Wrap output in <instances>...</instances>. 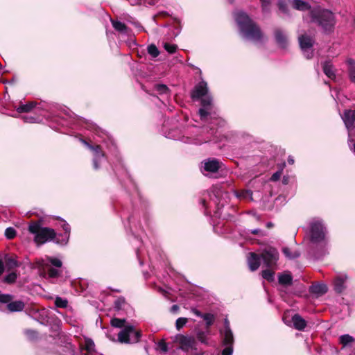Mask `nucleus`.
<instances>
[{"mask_svg": "<svg viewBox=\"0 0 355 355\" xmlns=\"http://www.w3.org/2000/svg\"><path fill=\"white\" fill-rule=\"evenodd\" d=\"M234 19L243 37L253 42L262 40L264 35L260 26L249 15L243 11H239L234 14Z\"/></svg>", "mask_w": 355, "mask_h": 355, "instance_id": "obj_1", "label": "nucleus"}, {"mask_svg": "<svg viewBox=\"0 0 355 355\" xmlns=\"http://www.w3.org/2000/svg\"><path fill=\"white\" fill-rule=\"evenodd\" d=\"M307 17L309 23L315 24L324 33H331L334 31L336 20L334 13L331 10L316 6L310 10Z\"/></svg>", "mask_w": 355, "mask_h": 355, "instance_id": "obj_2", "label": "nucleus"}, {"mask_svg": "<svg viewBox=\"0 0 355 355\" xmlns=\"http://www.w3.org/2000/svg\"><path fill=\"white\" fill-rule=\"evenodd\" d=\"M28 230L31 234H34L33 241L37 246L51 241L56 243L58 238L55 230L42 227L40 220H31L28 224Z\"/></svg>", "mask_w": 355, "mask_h": 355, "instance_id": "obj_3", "label": "nucleus"}, {"mask_svg": "<svg viewBox=\"0 0 355 355\" xmlns=\"http://www.w3.org/2000/svg\"><path fill=\"white\" fill-rule=\"evenodd\" d=\"M324 227L320 221H313L310 224V240L313 244H320L324 248Z\"/></svg>", "mask_w": 355, "mask_h": 355, "instance_id": "obj_4", "label": "nucleus"}, {"mask_svg": "<svg viewBox=\"0 0 355 355\" xmlns=\"http://www.w3.org/2000/svg\"><path fill=\"white\" fill-rule=\"evenodd\" d=\"M260 255L266 267L271 269L277 268L279 254L275 248L267 247L261 251Z\"/></svg>", "mask_w": 355, "mask_h": 355, "instance_id": "obj_5", "label": "nucleus"}, {"mask_svg": "<svg viewBox=\"0 0 355 355\" xmlns=\"http://www.w3.org/2000/svg\"><path fill=\"white\" fill-rule=\"evenodd\" d=\"M14 296L10 294L0 295V303L7 304L6 308L10 312L22 311L25 308V303L22 300L12 301Z\"/></svg>", "mask_w": 355, "mask_h": 355, "instance_id": "obj_6", "label": "nucleus"}, {"mask_svg": "<svg viewBox=\"0 0 355 355\" xmlns=\"http://www.w3.org/2000/svg\"><path fill=\"white\" fill-rule=\"evenodd\" d=\"M175 342L180 345V349L182 351L188 352L189 349H196V340L192 336H185L183 334H177L175 337Z\"/></svg>", "mask_w": 355, "mask_h": 355, "instance_id": "obj_7", "label": "nucleus"}, {"mask_svg": "<svg viewBox=\"0 0 355 355\" xmlns=\"http://www.w3.org/2000/svg\"><path fill=\"white\" fill-rule=\"evenodd\" d=\"M199 100H200L202 107L199 109L198 114L202 121H206L208 116L210 115L209 111L212 109V98L209 95H206Z\"/></svg>", "mask_w": 355, "mask_h": 355, "instance_id": "obj_8", "label": "nucleus"}, {"mask_svg": "<svg viewBox=\"0 0 355 355\" xmlns=\"http://www.w3.org/2000/svg\"><path fill=\"white\" fill-rule=\"evenodd\" d=\"M207 83L205 80H202L198 83L191 92V98L193 101H197L207 95Z\"/></svg>", "mask_w": 355, "mask_h": 355, "instance_id": "obj_9", "label": "nucleus"}, {"mask_svg": "<svg viewBox=\"0 0 355 355\" xmlns=\"http://www.w3.org/2000/svg\"><path fill=\"white\" fill-rule=\"evenodd\" d=\"M134 331V327L132 325L125 326L118 334V341L121 343H130V336Z\"/></svg>", "mask_w": 355, "mask_h": 355, "instance_id": "obj_10", "label": "nucleus"}, {"mask_svg": "<svg viewBox=\"0 0 355 355\" xmlns=\"http://www.w3.org/2000/svg\"><path fill=\"white\" fill-rule=\"evenodd\" d=\"M275 39L278 46L282 49L287 47L288 41L287 35L280 28H275L274 31Z\"/></svg>", "mask_w": 355, "mask_h": 355, "instance_id": "obj_11", "label": "nucleus"}, {"mask_svg": "<svg viewBox=\"0 0 355 355\" xmlns=\"http://www.w3.org/2000/svg\"><path fill=\"white\" fill-rule=\"evenodd\" d=\"M261 255L255 252H250L248 257V263L251 271L257 270L261 264Z\"/></svg>", "mask_w": 355, "mask_h": 355, "instance_id": "obj_12", "label": "nucleus"}, {"mask_svg": "<svg viewBox=\"0 0 355 355\" xmlns=\"http://www.w3.org/2000/svg\"><path fill=\"white\" fill-rule=\"evenodd\" d=\"M342 119L345 123L346 128L351 130L354 126L355 112L352 110H347L344 112Z\"/></svg>", "mask_w": 355, "mask_h": 355, "instance_id": "obj_13", "label": "nucleus"}, {"mask_svg": "<svg viewBox=\"0 0 355 355\" xmlns=\"http://www.w3.org/2000/svg\"><path fill=\"white\" fill-rule=\"evenodd\" d=\"M221 168V162L216 159H208L205 162L204 169L207 172L216 173Z\"/></svg>", "mask_w": 355, "mask_h": 355, "instance_id": "obj_14", "label": "nucleus"}, {"mask_svg": "<svg viewBox=\"0 0 355 355\" xmlns=\"http://www.w3.org/2000/svg\"><path fill=\"white\" fill-rule=\"evenodd\" d=\"M278 283L284 286L288 287L293 284V276L290 272L286 271L278 274Z\"/></svg>", "mask_w": 355, "mask_h": 355, "instance_id": "obj_15", "label": "nucleus"}, {"mask_svg": "<svg viewBox=\"0 0 355 355\" xmlns=\"http://www.w3.org/2000/svg\"><path fill=\"white\" fill-rule=\"evenodd\" d=\"M62 228L64 231V234H58V239L56 243L59 245H66L69 241L70 235V226L68 223H64L62 225Z\"/></svg>", "mask_w": 355, "mask_h": 355, "instance_id": "obj_16", "label": "nucleus"}, {"mask_svg": "<svg viewBox=\"0 0 355 355\" xmlns=\"http://www.w3.org/2000/svg\"><path fill=\"white\" fill-rule=\"evenodd\" d=\"M292 322L294 328L297 330L303 331L306 327V321L297 313L292 317Z\"/></svg>", "mask_w": 355, "mask_h": 355, "instance_id": "obj_17", "label": "nucleus"}, {"mask_svg": "<svg viewBox=\"0 0 355 355\" xmlns=\"http://www.w3.org/2000/svg\"><path fill=\"white\" fill-rule=\"evenodd\" d=\"M223 345H233L234 339L232 330L220 331Z\"/></svg>", "mask_w": 355, "mask_h": 355, "instance_id": "obj_18", "label": "nucleus"}, {"mask_svg": "<svg viewBox=\"0 0 355 355\" xmlns=\"http://www.w3.org/2000/svg\"><path fill=\"white\" fill-rule=\"evenodd\" d=\"M299 43L302 50L311 49L313 45L312 38L307 35H302L299 37Z\"/></svg>", "mask_w": 355, "mask_h": 355, "instance_id": "obj_19", "label": "nucleus"}, {"mask_svg": "<svg viewBox=\"0 0 355 355\" xmlns=\"http://www.w3.org/2000/svg\"><path fill=\"white\" fill-rule=\"evenodd\" d=\"M291 5L294 9L300 11L309 10V12L310 10L313 9L308 2L303 0H293L291 2Z\"/></svg>", "mask_w": 355, "mask_h": 355, "instance_id": "obj_20", "label": "nucleus"}, {"mask_svg": "<svg viewBox=\"0 0 355 355\" xmlns=\"http://www.w3.org/2000/svg\"><path fill=\"white\" fill-rule=\"evenodd\" d=\"M328 291L327 286L324 284H313L309 287V292L313 294L322 295Z\"/></svg>", "mask_w": 355, "mask_h": 355, "instance_id": "obj_21", "label": "nucleus"}, {"mask_svg": "<svg viewBox=\"0 0 355 355\" xmlns=\"http://www.w3.org/2000/svg\"><path fill=\"white\" fill-rule=\"evenodd\" d=\"M322 69L323 72L328 78L331 80H334L336 78L334 67L330 61H325L322 64Z\"/></svg>", "mask_w": 355, "mask_h": 355, "instance_id": "obj_22", "label": "nucleus"}, {"mask_svg": "<svg viewBox=\"0 0 355 355\" xmlns=\"http://www.w3.org/2000/svg\"><path fill=\"white\" fill-rule=\"evenodd\" d=\"M37 103L34 101L28 102L26 104H20L16 109L18 113H28L30 112L35 106Z\"/></svg>", "mask_w": 355, "mask_h": 355, "instance_id": "obj_23", "label": "nucleus"}, {"mask_svg": "<svg viewBox=\"0 0 355 355\" xmlns=\"http://www.w3.org/2000/svg\"><path fill=\"white\" fill-rule=\"evenodd\" d=\"M345 279L343 277H337L334 279V290L338 293H341L345 288Z\"/></svg>", "mask_w": 355, "mask_h": 355, "instance_id": "obj_24", "label": "nucleus"}, {"mask_svg": "<svg viewBox=\"0 0 355 355\" xmlns=\"http://www.w3.org/2000/svg\"><path fill=\"white\" fill-rule=\"evenodd\" d=\"M291 4L290 0H278L277 8L282 12L288 15L289 14V5Z\"/></svg>", "mask_w": 355, "mask_h": 355, "instance_id": "obj_25", "label": "nucleus"}, {"mask_svg": "<svg viewBox=\"0 0 355 355\" xmlns=\"http://www.w3.org/2000/svg\"><path fill=\"white\" fill-rule=\"evenodd\" d=\"M347 64L349 78L351 82L355 83V61L353 59H348Z\"/></svg>", "mask_w": 355, "mask_h": 355, "instance_id": "obj_26", "label": "nucleus"}, {"mask_svg": "<svg viewBox=\"0 0 355 355\" xmlns=\"http://www.w3.org/2000/svg\"><path fill=\"white\" fill-rule=\"evenodd\" d=\"M111 23L113 26V28L120 33H127L128 31V26L123 22L120 21L113 20L111 19Z\"/></svg>", "mask_w": 355, "mask_h": 355, "instance_id": "obj_27", "label": "nucleus"}, {"mask_svg": "<svg viewBox=\"0 0 355 355\" xmlns=\"http://www.w3.org/2000/svg\"><path fill=\"white\" fill-rule=\"evenodd\" d=\"M275 270L267 268L261 272L262 277L269 282H272L275 280Z\"/></svg>", "mask_w": 355, "mask_h": 355, "instance_id": "obj_28", "label": "nucleus"}, {"mask_svg": "<svg viewBox=\"0 0 355 355\" xmlns=\"http://www.w3.org/2000/svg\"><path fill=\"white\" fill-rule=\"evenodd\" d=\"M202 318L206 322V329L207 333H209L210 327L214 322L215 317L213 314L207 313H204Z\"/></svg>", "mask_w": 355, "mask_h": 355, "instance_id": "obj_29", "label": "nucleus"}, {"mask_svg": "<svg viewBox=\"0 0 355 355\" xmlns=\"http://www.w3.org/2000/svg\"><path fill=\"white\" fill-rule=\"evenodd\" d=\"M126 323V320L125 318H114L111 320L110 324L113 327L116 328H122L125 327L126 325H125Z\"/></svg>", "mask_w": 355, "mask_h": 355, "instance_id": "obj_30", "label": "nucleus"}, {"mask_svg": "<svg viewBox=\"0 0 355 355\" xmlns=\"http://www.w3.org/2000/svg\"><path fill=\"white\" fill-rule=\"evenodd\" d=\"M24 334L30 340H35L38 338L39 336L38 331L31 329H25Z\"/></svg>", "mask_w": 355, "mask_h": 355, "instance_id": "obj_31", "label": "nucleus"}, {"mask_svg": "<svg viewBox=\"0 0 355 355\" xmlns=\"http://www.w3.org/2000/svg\"><path fill=\"white\" fill-rule=\"evenodd\" d=\"M282 252L289 259H295L300 256V253L297 251L292 252L291 249L288 247H284L282 248Z\"/></svg>", "mask_w": 355, "mask_h": 355, "instance_id": "obj_32", "label": "nucleus"}, {"mask_svg": "<svg viewBox=\"0 0 355 355\" xmlns=\"http://www.w3.org/2000/svg\"><path fill=\"white\" fill-rule=\"evenodd\" d=\"M114 309L119 311L124 309V306L127 304L125 300L123 297H119L114 301Z\"/></svg>", "mask_w": 355, "mask_h": 355, "instance_id": "obj_33", "label": "nucleus"}, {"mask_svg": "<svg viewBox=\"0 0 355 355\" xmlns=\"http://www.w3.org/2000/svg\"><path fill=\"white\" fill-rule=\"evenodd\" d=\"M237 196L242 199L252 200V191L250 189H243L237 192Z\"/></svg>", "mask_w": 355, "mask_h": 355, "instance_id": "obj_34", "label": "nucleus"}, {"mask_svg": "<svg viewBox=\"0 0 355 355\" xmlns=\"http://www.w3.org/2000/svg\"><path fill=\"white\" fill-rule=\"evenodd\" d=\"M94 343L91 338L85 339L84 349L86 350L88 354H91L94 352Z\"/></svg>", "mask_w": 355, "mask_h": 355, "instance_id": "obj_35", "label": "nucleus"}, {"mask_svg": "<svg viewBox=\"0 0 355 355\" xmlns=\"http://www.w3.org/2000/svg\"><path fill=\"white\" fill-rule=\"evenodd\" d=\"M92 150L94 153V158H102L105 157V153L103 152L102 147L100 145H94Z\"/></svg>", "mask_w": 355, "mask_h": 355, "instance_id": "obj_36", "label": "nucleus"}, {"mask_svg": "<svg viewBox=\"0 0 355 355\" xmlns=\"http://www.w3.org/2000/svg\"><path fill=\"white\" fill-rule=\"evenodd\" d=\"M340 343L342 344L344 347L354 341V339L352 336L349 334H344L340 336L339 338Z\"/></svg>", "mask_w": 355, "mask_h": 355, "instance_id": "obj_37", "label": "nucleus"}, {"mask_svg": "<svg viewBox=\"0 0 355 355\" xmlns=\"http://www.w3.org/2000/svg\"><path fill=\"white\" fill-rule=\"evenodd\" d=\"M17 278V275L15 272H12L8 275H6L3 282L8 284H14Z\"/></svg>", "mask_w": 355, "mask_h": 355, "instance_id": "obj_38", "label": "nucleus"}, {"mask_svg": "<svg viewBox=\"0 0 355 355\" xmlns=\"http://www.w3.org/2000/svg\"><path fill=\"white\" fill-rule=\"evenodd\" d=\"M17 235V231L13 227H8L5 230V236L7 239L12 240L15 238Z\"/></svg>", "mask_w": 355, "mask_h": 355, "instance_id": "obj_39", "label": "nucleus"}, {"mask_svg": "<svg viewBox=\"0 0 355 355\" xmlns=\"http://www.w3.org/2000/svg\"><path fill=\"white\" fill-rule=\"evenodd\" d=\"M148 53L153 58H157L159 55V51L153 44L148 46Z\"/></svg>", "mask_w": 355, "mask_h": 355, "instance_id": "obj_40", "label": "nucleus"}, {"mask_svg": "<svg viewBox=\"0 0 355 355\" xmlns=\"http://www.w3.org/2000/svg\"><path fill=\"white\" fill-rule=\"evenodd\" d=\"M188 322L187 318H179L176 320L175 327L178 331H180Z\"/></svg>", "mask_w": 355, "mask_h": 355, "instance_id": "obj_41", "label": "nucleus"}, {"mask_svg": "<svg viewBox=\"0 0 355 355\" xmlns=\"http://www.w3.org/2000/svg\"><path fill=\"white\" fill-rule=\"evenodd\" d=\"M67 300L60 297H57L55 300V305L59 308H66L67 306Z\"/></svg>", "mask_w": 355, "mask_h": 355, "instance_id": "obj_42", "label": "nucleus"}, {"mask_svg": "<svg viewBox=\"0 0 355 355\" xmlns=\"http://www.w3.org/2000/svg\"><path fill=\"white\" fill-rule=\"evenodd\" d=\"M6 264L8 269H12L19 266L17 261L11 257L6 259Z\"/></svg>", "mask_w": 355, "mask_h": 355, "instance_id": "obj_43", "label": "nucleus"}, {"mask_svg": "<svg viewBox=\"0 0 355 355\" xmlns=\"http://www.w3.org/2000/svg\"><path fill=\"white\" fill-rule=\"evenodd\" d=\"M164 47V49L171 54L175 53L178 49V46L176 44H171L169 43H165Z\"/></svg>", "mask_w": 355, "mask_h": 355, "instance_id": "obj_44", "label": "nucleus"}, {"mask_svg": "<svg viewBox=\"0 0 355 355\" xmlns=\"http://www.w3.org/2000/svg\"><path fill=\"white\" fill-rule=\"evenodd\" d=\"M155 89L159 94H166L168 92V88L164 84L156 85Z\"/></svg>", "mask_w": 355, "mask_h": 355, "instance_id": "obj_45", "label": "nucleus"}, {"mask_svg": "<svg viewBox=\"0 0 355 355\" xmlns=\"http://www.w3.org/2000/svg\"><path fill=\"white\" fill-rule=\"evenodd\" d=\"M132 336V343H138L141 337V331H137L134 329V331L131 334Z\"/></svg>", "mask_w": 355, "mask_h": 355, "instance_id": "obj_46", "label": "nucleus"}, {"mask_svg": "<svg viewBox=\"0 0 355 355\" xmlns=\"http://www.w3.org/2000/svg\"><path fill=\"white\" fill-rule=\"evenodd\" d=\"M197 339L202 343L207 344L206 333L203 331H198L196 334Z\"/></svg>", "mask_w": 355, "mask_h": 355, "instance_id": "obj_47", "label": "nucleus"}, {"mask_svg": "<svg viewBox=\"0 0 355 355\" xmlns=\"http://www.w3.org/2000/svg\"><path fill=\"white\" fill-rule=\"evenodd\" d=\"M157 347L159 350L163 352H166L168 351V345L164 339L160 340L158 342Z\"/></svg>", "mask_w": 355, "mask_h": 355, "instance_id": "obj_48", "label": "nucleus"}, {"mask_svg": "<svg viewBox=\"0 0 355 355\" xmlns=\"http://www.w3.org/2000/svg\"><path fill=\"white\" fill-rule=\"evenodd\" d=\"M49 277L51 278H55L58 277L59 272L58 270L53 267H50L48 270Z\"/></svg>", "mask_w": 355, "mask_h": 355, "instance_id": "obj_49", "label": "nucleus"}, {"mask_svg": "<svg viewBox=\"0 0 355 355\" xmlns=\"http://www.w3.org/2000/svg\"><path fill=\"white\" fill-rule=\"evenodd\" d=\"M282 174V168L273 173L270 180L272 182H276L280 179Z\"/></svg>", "mask_w": 355, "mask_h": 355, "instance_id": "obj_50", "label": "nucleus"}, {"mask_svg": "<svg viewBox=\"0 0 355 355\" xmlns=\"http://www.w3.org/2000/svg\"><path fill=\"white\" fill-rule=\"evenodd\" d=\"M226 347L222 351V355H232L233 353V345H225Z\"/></svg>", "mask_w": 355, "mask_h": 355, "instance_id": "obj_51", "label": "nucleus"}, {"mask_svg": "<svg viewBox=\"0 0 355 355\" xmlns=\"http://www.w3.org/2000/svg\"><path fill=\"white\" fill-rule=\"evenodd\" d=\"M50 261L53 266L58 267V268L61 267L62 264V261L59 259H57V258H51Z\"/></svg>", "mask_w": 355, "mask_h": 355, "instance_id": "obj_52", "label": "nucleus"}, {"mask_svg": "<svg viewBox=\"0 0 355 355\" xmlns=\"http://www.w3.org/2000/svg\"><path fill=\"white\" fill-rule=\"evenodd\" d=\"M251 233L254 235H259L261 236H265L264 232L260 229H254L251 230Z\"/></svg>", "mask_w": 355, "mask_h": 355, "instance_id": "obj_53", "label": "nucleus"}, {"mask_svg": "<svg viewBox=\"0 0 355 355\" xmlns=\"http://www.w3.org/2000/svg\"><path fill=\"white\" fill-rule=\"evenodd\" d=\"M100 158H94L93 159V167L95 170H97L100 167Z\"/></svg>", "mask_w": 355, "mask_h": 355, "instance_id": "obj_54", "label": "nucleus"}, {"mask_svg": "<svg viewBox=\"0 0 355 355\" xmlns=\"http://www.w3.org/2000/svg\"><path fill=\"white\" fill-rule=\"evenodd\" d=\"M261 9L263 12H268L269 11V6L270 5V1H268V3L266 4H264L263 2H261Z\"/></svg>", "mask_w": 355, "mask_h": 355, "instance_id": "obj_55", "label": "nucleus"}, {"mask_svg": "<svg viewBox=\"0 0 355 355\" xmlns=\"http://www.w3.org/2000/svg\"><path fill=\"white\" fill-rule=\"evenodd\" d=\"M191 311L197 316L198 317H200V318H202L203 317V315L204 313H202L199 310L195 309V308H193L191 309Z\"/></svg>", "mask_w": 355, "mask_h": 355, "instance_id": "obj_56", "label": "nucleus"}, {"mask_svg": "<svg viewBox=\"0 0 355 355\" xmlns=\"http://www.w3.org/2000/svg\"><path fill=\"white\" fill-rule=\"evenodd\" d=\"M180 307L177 304H173L171 307V309H170V311L173 313H175L176 312L178 311Z\"/></svg>", "mask_w": 355, "mask_h": 355, "instance_id": "obj_57", "label": "nucleus"}, {"mask_svg": "<svg viewBox=\"0 0 355 355\" xmlns=\"http://www.w3.org/2000/svg\"><path fill=\"white\" fill-rule=\"evenodd\" d=\"M224 327H225L224 331L231 330L230 322L227 319H225L224 321Z\"/></svg>", "mask_w": 355, "mask_h": 355, "instance_id": "obj_58", "label": "nucleus"}, {"mask_svg": "<svg viewBox=\"0 0 355 355\" xmlns=\"http://www.w3.org/2000/svg\"><path fill=\"white\" fill-rule=\"evenodd\" d=\"M23 119L24 120L25 122H30V123H33L35 121V118L32 117V116L31 117L23 116Z\"/></svg>", "mask_w": 355, "mask_h": 355, "instance_id": "obj_59", "label": "nucleus"}, {"mask_svg": "<svg viewBox=\"0 0 355 355\" xmlns=\"http://www.w3.org/2000/svg\"><path fill=\"white\" fill-rule=\"evenodd\" d=\"M83 143L89 148L92 150V149L93 148L94 146V145H92L90 144L89 142H87V141L85 140H83Z\"/></svg>", "mask_w": 355, "mask_h": 355, "instance_id": "obj_60", "label": "nucleus"}, {"mask_svg": "<svg viewBox=\"0 0 355 355\" xmlns=\"http://www.w3.org/2000/svg\"><path fill=\"white\" fill-rule=\"evenodd\" d=\"M4 265L3 261L0 259V276L3 274L4 272Z\"/></svg>", "mask_w": 355, "mask_h": 355, "instance_id": "obj_61", "label": "nucleus"}, {"mask_svg": "<svg viewBox=\"0 0 355 355\" xmlns=\"http://www.w3.org/2000/svg\"><path fill=\"white\" fill-rule=\"evenodd\" d=\"M288 163L289 164H291V165H293L295 163V160H294L293 157L288 156Z\"/></svg>", "mask_w": 355, "mask_h": 355, "instance_id": "obj_62", "label": "nucleus"}, {"mask_svg": "<svg viewBox=\"0 0 355 355\" xmlns=\"http://www.w3.org/2000/svg\"><path fill=\"white\" fill-rule=\"evenodd\" d=\"M200 204H202V205L203 207H206V205H207V202H206V200H205V199H201V200H200Z\"/></svg>", "mask_w": 355, "mask_h": 355, "instance_id": "obj_63", "label": "nucleus"}, {"mask_svg": "<svg viewBox=\"0 0 355 355\" xmlns=\"http://www.w3.org/2000/svg\"><path fill=\"white\" fill-rule=\"evenodd\" d=\"M272 226H273V224H272L271 222H268V223H267V225H266V227H267L268 228H270V227H272Z\"/></svg>", "mask_w": 355, "mask_h": 355, "instance_id": "obj_64", "label": "nucleus"}]
</instances>
